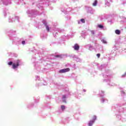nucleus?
<instances>
[{
  "label": "nucleus",
  "mask_w": 126,
  "mask_h": 126,
  "mask_svg": "<svg viewBox=\"0 0 126 126\" xmlns=\"http://www.w3.org/2000/svg\"><path fill=\"white\" fill-rule=\"evenodd\" d=\"M20 63V61L19 60H17L16 61V64H15V63H13L12 64V67L14 69H15V68H16V67H17L18 66H19V63Z\"/></svg>",
  "instance_id": "f257e3e1"
},
{
  "label": "nucleus",
  "mask_w": 126,
  "mask_h": 126,
  "mask_svg": "<svg viewBox=\"0 0 126 126\" xmlns=\"http://www.w3.org/2000/svg\"><path fill=\"white\" fill-rule=\"evenodd\" d=\"M69 70H70V69H69V68H67L65 69H61L59 71V72H60V73H64V72H68V71H69Z\"/></svg>",
  "instance_id": "f03ea898"
},
{
  "label": "nucleus",
  "mask_w": 126,
  "mask_h": 126,
  "mask_svg": "<svg viewBox=\"0 0 126 126\" xmlns=\"http://www.w3.org/2000/svg\"><path fill=\"white\" fill-rule=\"evenodd\" d=\"M73 48L75 51H78L79 50V45L77 44H75Z\"/></svg>",
  "instance_id": "7ed1b4c3"
},
{
  "label": "nucleus",
  "mask_w": 126,
  "mask_h": 126,
  "mask_svg": "<svg viewBox=\"0 0 126 126\" xmlns=\"http://www.w3.org/2000/svg\"><path fill=\"white\" fill-rule=\"evenodd\" d=\"M93 124H94V121L91 120L88 124V126H92Z\"/></svg>",
  "instance_id": "20e7f679"
},
{
  "label": "nucleus",
  "mask_w": 126,
  "mask_h": 126,
  "mask_svg": "<svg viewBox=\"0 0 126 126\" xmlns=\"http://www.w3.org/2000/svg\"><path fill=\"white\" fill-rule=\"evenodd\" d=\"M115 33L117 35H120V34H121V31H120V30H116L115 31Z\"/></svg>",
  "instance_id": "39448f33"
},
{
  "label": "nucleus",
  "mask_w": 126,
  "mask_h": 126,
  "mask_svg": "<svg viewBox=\"0 0 126 126\" xmlns=\"http://www.w3.org/2000/svg\"><path fill=\"white\" fill-rule=\"evenodd\" d=\"M97 3H98V1H97V0H95L94 3H93V5L94 6H96V5H97Z\"/></svg>",
  "instance_id": "423d86ee"
},
{
  "label": "nucleus",
  "mask_w": 126,
  "mask_h": 126,
  "mask_svg": "<svg viewBox=\"0 0 126 126\" xmlns=\"http://www.w3.org/2000/svg\"><path fill=\"white\" fill-rule=\"evenodd\" d=\"M98 28H100V29H103V28H104V26H103L102 25H98Z\"/></svg>",
  "instance_id": "0eeeda50"
},
{
  "label": "nucleus",
  "mask_w": 126,
  "mask_h": 126,
  "mask_svg": "<svg viewBox=\"0 0 126 126\" xmlns=\"http://www.w3.org/2000/svg\"><path fill=\"white\" fill-rule=\"evenodd\" d=\"M45 27L46 30L49 32V31H50V28H49V26L47 25H45Z\"/></svg>",
  "instance_id": "6e6552de"
},
{
  "label": "nucleus",
  "mask_w": 126,
  "mask_h": 126,
  "mask_svg": "<svg viewBox=\"0 0 126 126\" xmlns=\"http://www.w3.org/2000/svg\"><path fill=\"white\" fill-rule=\"evenodd\" d=\"M96 118H97V117H96V116H94L93 117L92 121H94V122H95V120H96Z\"/></svg>",
  "instance_id": "1a4fd4ad"
},
{
  "label": "nucleus",
  "mask_w": 126,
  "mask_h": 126,
  "mask_svg": "<svg viewBox=\"0 0 126 126\" xmlns=\"http://www.w3.org/2000/svg\"><path fill=\"white\" fill-rule=\"evenodd\" d=\"M8 65H12V64H13V63H12V62H10L8 63Z\"/></svg>",
  "instance_id": "9d476101"
},
{
  "label": "nucleus",
  "mask_w": 126,
  "mask_h": 126,
  "mask_svg": "<svg viewBox=\"0 0 126 126\" xmlns=\"http://www.w3.org/2000/svg\"><path fill=\"white\" fill-rule=\"evenodd\" d=\"M81 21L82 23H85V20L84 19H81Z\"/></svg>",
  "instance_id": "9b49d317"
},
{
  "label": "nucleus",
  "mask_w": 126,
  "mask_h": 126,
  "mask_svg": "<svg viewBox=\"0 0 126 126\" xmlns=\"http://www.w3.org/2000/svg\"><path fill=\"white\" fill-rule=\"evenodd\" d=\"M61 109L62 110H64V109H65V107L64 105H62L61 106Z\"/></svg>",
  "instance_id": "f8f14e48"
},
{
  "label": "nucleus",
  "mask_w": 126,
  "mask_h": 126,
  "mask_svg": "<svg viewBox=\"0 0 126 126\" xmlns=\"http://www.w3.org/2000/svg\"><path fill=\"white\" fill-rule=\"evenodd\" d=\"M55 58H62L61 55H56L55 56Z\"/></svg>",
  "instance_id": "ddd939ff"
},
{
  "label": "nucleus",
  "mask_w": 126,
  "mask_h": 126,
  "mask_svg": "<svg viewBox=\"0 0 126 126\" xmlns=\"http://www.w3.org/2000/svg\"><path fill=\"white\" fill-rule=\"evenodd\" d=\"M100 56H101V55L100 54H96V56L97 57V58H100Z\"/></svg>",
  "instance_id": "4468645a"
},
{
  "label": "nucleus",
  "mask_w": 126,
  "mask_h": 126,
  "mask_svg": "<svg viewBox=\"0 0 126 126\" xmlns=\"http://www.w3.org/2000/svg\"><path fill=\"white\" fill-rule=\"evenodd\" d=\"M103 43H104V44H107V41L106 40H103L102 41Z\"/></svg>",
  "instance_id": "2eb2a0df"
},
{
  "label": "nucleus",
  "mask_w": 126,
  "mask_h": 126,
  "mask_svg": "<svg viewBox=\"0 0 126 126\" xmlns=\"http://www.w3.org/2000/svg\"><path fill=\"white\" fill-rule=\"evenodd\" d=\"M63 103H66V100H65V98L63 99Z\"/></svg>",
  "instance_id": "dca6fc26"
},
{
  "label": "nucleus",
  "mask_w": 126,
  "mask_h": 126,
  "mask_svg": "<svg viewBox=\"0 0 126 126\" xmlns=\"http://www.w3.org/2000/svg\"><path fill=\"white\" fill-rule=\"evenodd\" d=\"M65 98H66L65 95H63V99H65Z\"/></svg>",
  "instance_id": "f3484780"
},
{
  "label": "nucleus",
  "mask_w": 126,
  "mask_h": 126,
  "mask_svg": "<svg viewBox=\"0 0 126 126\" xmlns=\"http://www.w3.org/2000/svg\"><path fill=\"white\" fill-rule=\"evenodd\" d=\"M22 44H23V45H24L25 44V41H23L22 42Z\"/></svg>",
  "instance_id": "a211bd4d"
},
{
  "label": "nucleus",
  "mask_w": 126,
  "mask_h": 126,
  "mask_svg": "<svg viewBox=\"0 0 126 126\" xmlns=\"http://www.w3.org/2000/svg\"><path fill=\"white\" fill-rule=\"evenodd\" d=\"M123 77L125 76V75H122Z\"/></svg>",
  "instance_id": "6ab92c4d"
}]
</instances>
